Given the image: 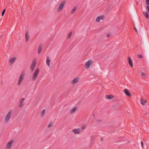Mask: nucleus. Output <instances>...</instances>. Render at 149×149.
<instances>
[{"mask_svg": "<svg viewBox=\"0 0 149 149\" xmlns=\"http://www.w3.org/2000/svg\"><path fill=\"white\" fill-rule=\"evenodd\" d=\"M25 100L24 98H22L20 101V104L19 105V107H21L24 105L23 102Z\"/></svg>", "mask_w": 149, "mask_h": 149, "instance_id": "ddd939ff", "label": "nucleus"}, {"mask_svg": "<svg viewBox=\"0 0 149 149\" xmlns=\"http://www.w3.org/2000/svg\"><path fill=\"white\" fill-rule=\"evenodd\" d=\"M39 72V70L38 68H37L35 70L32 76V79L33 81H35L38 75Z\"/></svg>", "mask_w": 149, "mask_h": 149, "instance_id": "f03ea898", "label": "nucleus"}, {"mask_svg": "<svg viewBox=\"0 0 149 149\" xmlns=\"http://www.w3.org/2000/svg\"><path fill=\"white\" fill-rule=\"evenodd\" d=\"M5 11H6V9H4L3 10V11L2 12V14H1L2 16H3V15H4Z\"/></svg>", "mask_w": 149, "mask_h": 149, "instance_id": "bb28decb", "label": "nucleus"}, {"mask_svg": "<svg viewBox=\"0 0 149 149\" xmlns=\"http://www.w3.org/2000/svg\"><path fill=\"white\" fill-rule=\"evenodd\" d=\"M110 36V35L109 34H107V37H109Z\"/></svg>", "mask_w": 149, "mask_h": 149, "instance_id": "473e14b6", "label": "nucleus"}, {"mask_svg": "<svg viewBox=\"0 0 149 149\" xmlns=\"http://www.w3.org/2000/svg\"><path fill=\"white\" fill-rule=\"evenodd\" d=\"M53 124V122H50L49 123V124L48 126V127L50 128L52 126Z\"/></svg>", "mask_w": 149, "mask_h": 149, "instance_id": "393cba45", "label": "nucleus"}, {"mask_svg": "<svg viewBox=\"0 0 149 149\" xmlns=\"http://www.w3.org/2000/svg\"><path fill=\"white\" fill-rule=\"evenodd\" d=\"M142 56L141 55L139 54L138 55V57L139 58H142Z\"/></svg>", "mask_w": 149, "mask_h": 149, "instance_id": "cd10ccee", "label": "nucleus"}, {"mask_svg": "<svg viewBox=\"0 0 149 149\" xmlns=\"http://www.w3.org/2000/svg\"><path fill=\"white\" fill-rule=\"evenodd\" d=\"M134 29L136 31H137V29H136V28H134Z\"/></svg>", "mask_w": 149, "mask_h": 149, "instance_id": "c9c22d12", "label": "nucleus"}, {"mask_svg": "<svg viewBox=\"0 0 149 149\" xmlns=\"http://www.w3.org/2000/svg\"><path fill=\"white\" fill-rule=\"evenodd\" d=\"M42 46L41 45H40L39 46L38 49V54L40 53L41 52L42 50Z\"/></svg>", "mask_w": 149, "mask_h": 149, "instance_id": "a211bd4d", "label": "nucleus"}, {"mask_svg": "<svg viewBox=\"0 0 149 149\" xmlns=\"http://www.w3.org/2000/svg\"><path fill=\"white\" fill-rule=\"evenodd\" d=\"M124 91L125 93L128 96H131L130 93L128 91L127 89H125L124 90Z\"/></svg>", "mask_w": 149, "mask_h": 149, "instance_id": "f3484780", "label": "nucleus"}, {"mask_svg": "<svg viewBox=\"0 0 149 149\" xmlns=\"http://www.w3.org/2000/svg\"><path fill=\"white\" fill-rule=\"evenodd\" d=\"M77 7H74L71 11V14H74L75 13L76 10L77 9Z\"/></svg>", "mask_w": 149, "mask_h": 149, "instance_id": "6ab92c4d", "label": "nucleus"}, {"mask_svg": "<svg viewBox=\"0 0 149 149\" xmlns=\"http://www.w3.org/2000/svg\"><path fill=\"white\" fill-rule=\"evenodd\" d=\"M140 102H141V104L143 105H144V101L143 99H141V101H140Z\"/></svg>", "mask_w": 149, "mask_h": 149, "instance_id": "a878e982", "label": "nucleus"}, {"mask_svg": "<svg viewBox=\"0 0 149 149\" xmlns=\"http://www.w3.org/2000/svg\"><path fill=\"white\" fill-rule=\"evenodd\" d=\"M36 59H34L30 67V69L32 72L33 71L36 66Z\"/></svg>", "mask_w": 149, "mask_h": 149, "instance_id": "6e6552de", "label": "nucleus"}, {"mask_svg": "<svg viewBox=\"0 0 149 149\" xmlns=\"http://www.w3.org/2000/svg\"><path fill=\"white\" fill-rule=\"evenodd\" d=\"M50 61L51 60L49 58V57L48 56H47L46 60V64L49 67L50 66Z\"/></svg>", "mask_w": 149, "mask_h": 149, "instance_id": "dca6fc26", "label": "nucleus"}, {"mask_svg": "<svg viewBox=\"0 0 149 149\" xmlns=\"http://www.w3.org/2000/svg\"><path fill=\"white\" fill-rule=\"evenodd\" d=\"M11 114L12 111L11 110H10L4 118L3 123L5 124H6L10 120L11 116Z\"/></svg>", "mask_w": 149, "mask_h": 149, "instance_id": "f257e3e1", "label": "nucleus"}, {"mask_svg": "<svg viewBox=\"0 0 149 149\" xmlns=\"http://www.w3.org/2000/svg\"><path fill=\"white\" fill-rule=\"evenodd\" d=\"M25 73L24 72H22L20 75L19 78L18 85L19 86L21 84L24 78Z\"/></svg>", "mask_w": 149, "mask_h": 149, "instance_id": "20e7f679", "label": "nucleus"}, {"mask_svg": "<svg viewBox=\"0 0 149 149\" xmlns=\"http://www.w3.org/2000/svg\"><path fill=\"white\" fill-rule=\"evenodd\" d=\"M128 62L129 63L131 67H132L133 66V64L132 63V60L130 56L128 57Z\"/></svg>", "mask_w": 149, "mask_h": 149, "instance_id": "2eb2a0df", "label": "nucleus"}, {"mask_svg": "<svg viewBox=\"0 0 149 149\" xmlns=\"http://www.w3.org/2000/svg\"><path fill=\"white\" fill-rule=\"evenodd\" d=\"M77 107H74L70 111V113H74L77 110Z\"/></svg>", "mask_w": 149, "mask_h": 149, "instance_id": "4be33fe9", "label": "nucleus"}, {"mask_svg": "<svg viewBox=\"0 0 149 149\" xmlns=\"http://www.w3.org/2000/svg\"><path fill=\"white\" fill-rule=\"evenodd\" d=\"M146 4L148 5L147 6H148L149 5V1L148 0H146Z\"/></svg>", "mask_w": 149, "mask_h": 149, "instance_id": "c756f323", "label": "nucleus"}, {"mask_svg": "<svg viewBox=\"0 0 149 149\" xmlns=\"http://www.w3.org/2000/svg\"><path fill=\"white\" fill-rule=\"evenodd\" d=\"M75 134H79L81 133V130L79 128L75 129L72 130Z\"/></svg>", "mask_w": 149, "mask_h": 149, "instance_id": "9d476101", "label": "nucleus"}, {"mask_svg": "<svg viewBox=\"0 0 149 149\" xmlns=\"http://www.w3.org/2000/svg\"><path fill=\"white\" fill-rule=\"evenodd\" d=\"M16 58L15 57H13L10 59L9 61V63L10 65L12 64L16 60Z\"/></svg>", "mask_w": 149, "mask_h": 149, "instance_id": "f8f14e48", "label": "nucleus"}, {"mask_svg": "<svg viewBox=\"0 0 149 149\" xmlns=\"http://www.w3.org/2000/svg\"><path fill=\"white\" fill-rule=\"evenodd\" d=\"M65 3V1H63L60 4L59 7L57 9V11L58 12H61L62 10L63 7Z\"/></svg>", "mask_w": 149, "mask_h": 149, "instance_id": "423d86ee", "label": "nucleus"}, {"mask_svg": "<svg viewBox=\"0 0 149 149\" xmlns=\"http://www.w3.org/2000/svg\"><path fill=\"white\" fill-rule=\"evenodd\" d=\"M14 142V140H10L6 144V146L5 147V149H10L13 143Z\"/></svg>", "mask_w": 149, "mask_h": 149, "instance_id": "7ed1b4c3", "label": "nucleus"}, {"mask_svg": "<svg viewBox=\"0 0 149 149\" xmlns=\"http://www.w3.org/2000/svg\"><path fill=\"white\" fill-rule=\"evenodd\" d=\"M144 15L148 19L149 17L148 14L147 12H144L143 13Z\"/></svg>", "mask_w": 149, "mask_h": 149, "instance_id": "5701e85b", "label": "nucleus"}, {"mask_svg": "<svg viewBox=\"0 0 149 149\" xmlns=\"http://www.w3.org/2000/svg\"><path fill=\"white\" fill-rule=\"evenodd\" d=\"M45 112V109H43L42 111L40 114V116L41 117H42L44 116Z\"/></svg>", "mask_w": 149, "mask_h": 149, "instance_id": "aec40b11", "label": "nucleus"}, {"mask_svg": "<svg viewBox=\"0 0 149 149\" xmlns=\"http://www.w3.org/2000/svg\"><path fill=\"white\" fill-rule=\"evenodd\" d=\"M146 8H147L148 10L149 13V6H146Z\"/></svg>", "mask_w": 149, "mask_h": 149, "instance_id": "7c9ffc66", "label": "nucleus"}, {"mask_svg": "<svg viewBox=\"0 0 149 149\" xmlns=\"http://www.w3.org/2000/svg\"><path fill=\"white\" fill-rule=\"evenodd\" d=\"M79 79V77H76L71 82V84L72 85H74L78 82Z\"/></svg>", "mask_w": 149, "mask_h": 149, "instance_id": "1a4fd4ad", "label": "nucleus"}, {"mask_svg": "<svg viewBox=\"0 0 149 149\" xmlns=\"http://www.w3.org/2000/svg\"><path fill=\"white\" fill-rule=\"evenodd\" d=\"M141 143L142 145V146L143 148V142L142 141H141Z\"/></svg>", "mask_w": 149, "mask_h": 149, "instance_id": "2f4dec72", "label": "nucleus"}, {"mask_svg": "<svg viewBox=\"0 0 149 149\" xmlns=\"http://www.w3.org/2000/svg\"><path fill=\"white\" fill-rule=\"evenodd\" d=\"M72 33L70 32L69 34L67 35V39H69L72 36Z\"/></svg>", "mask_w": 149, "mask_h": 149, "instance_id": "b1692460", "label": "nucleus"}, {"mask_svg": "<svg viewBox=\"0 0 149 149\" xmlns=\"http://www.w3.org/2000/svg\"><path fill=\"white\" fill-rule=\"evenodd\" d=\"M30 38V36L28 32H26L25 35V40L26 42H27L29 41Z\"/></svg>", "mask_w": 149, "mask_h": 149, "instance_id": "4468645a", "label": "nucleus"}, {"mask_svg": "<svg viewBox=\"0 0 149 149\" xmlns=\"http://www.w3.org/2000/svg\"><path fill=\"white\" fill-rule=\"evenodd\" d=\"M82 128L83 129H85V127H82Z\"/></svg>", "mask_w": 149, "mask_h": 149, "instance_id": "72a5a7b5", "label": "nucleus"}, {"mask_svg": "<svg viewBox=\"0 0 149 149\" xmlns=\"http://www.w3.org/2000/svg\"><path fill=\"white\" fill-rule=\"evenodd\" d=\"M25 73L24 72H22L20 75L19 78L18 85L19 86L21 84L24 78Z\"/></svg>", "mask_w": 149, "mask_h": 149, "instance_id": "39448f33", "label": "nucleus"}, {"mask_svg": "<svg viewBox=\"0 0 149 149\" xmlns=\"http://www.w3.org/2000/svg\"><path fill=\"white\" fill-rule=\"evenodd\" d=\"M146 100H145L144 101V103H146Z\"/></svg>", "mask_w": 149, "mask_h": 149, "instance_id": "f704fd0d", "label": "nucleus"}, {"mask_svg": "<svg viewBox=\"0 0 149 149\" xmlns=\"http://www.w3.org/2000/svg\"><path fill=\"white\" fill-rule=\"evenodd\" d=\"M104 17L102 15H100L96 19V21L97 22H99L100 20H103L104 19Z\"/></svg>", "mask_w": 149, "mask_h": 149, "instance_id": "9b49d317", "label": "nucleus"}, {"mask_svg": "<svg viewBox=\"0 0 149 149\" xmlns=\"http://www.w3.org/2000/svg\"><path fill=\"white\" fill-rule=\"evenodd\" d=\"M93 63V61L91 60L88 61L86 62L85 64V67L87 69L89 68L91 65H92Z\"/></svg>", "mask_w": 149, "mask_h": 149, "instance_id": "0eeeda50", "label": "nucleus"}, {"mask_svg": "<svg viewBox=\"0 0 149 149\" xmlns=\"http://www.w3.org/2000/svg\"><path fill=\"white\" fill-rule=\"evenodd\" d=\"M141 74L142 76H146V74L143 72H141Z\"/></svg>", "mask_w": 149, "mask_h": 149, "instance_id": "c85d7f7f", "label": "nucleus"}, {"mask_svg": "<svg viewBox=\"0 0 149 149\" xmlns=\"http://www.w3.org/2000/svg\"><path fill=\"white\" fill-rule=\"evenodd\" d=\"M106 97L108 99H111L113 98V96L112 95H107L106 96Z\"/></svg>", "mask_w": 149, "mask_h": 149, "instance_id": "412c9836", "label": "nucleus"}]
</instances>
